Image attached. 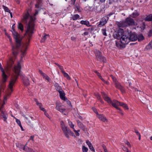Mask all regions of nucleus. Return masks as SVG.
Instances as JSON below:
<instances>
[{
    "label": "nucleus",
    "instance_id": "5fc2aeb1",
    "mask_svg": "<svg viewBox=\"0 0 152 152\" xmlns=\"http://www.w3.org/2000/svg\"><path fill=\"white\" fill-rule=\"evenodd\" d=\"M67 104L69 105H71V102L69 101H67Z\"/></svg>",
    "mask_w": 152,
    "mask_h": 152
},
{
    "label": "nucleus",
    "instance_id": "2eb2a0df",
    "mask_svg": "<svg viewBox=\"0 0 152 152\" xmlns=\"http://www.w3.org/2000/svg\"><path fill=\"white\" fill-rule=\"evenodd\" d=\"M97 117L99 118V119L104 122H107V120L106 118L103 116V115H100L97 114Z\"/></svg>",
    "mask_w": 152,
    "mask_h": 152
},
{
    "label": "nucleus",
    "instance_id": "f3484780",
    "mask_svg": "<svg viewBox=\"0 0 152 152\" xmlns=\"http://www.w3.org/2000/svg\"><path fill=\"white\" fill-rule=\"evenodd\" d=\"M77 124L78 126L82 130L84 131H85L86 130V127L84 126L83 124L82 123L79 121H77Z\"/></svg>",
    "mask_w": 152,
    "mask_h": 152
},
{
    "label": "nucleus",
    "instance_id": "603ef678",
    "mask_svg": "<svg viewBox=\"0 0 152 152\" xmlns=\"http://www.w3.org/2000/svg\"><path fill=\"white\" fill-rule=\"evenodd\" d=\"M123 150L125 151H126V152L127 151H128V149H127V148H126V147H123Z\"/></svg>",
    "mask_w": 152,
    "mask_h": 152
},
{
    "label": "nucleus",
    "instance_id": "3c124183",
    "mask_svg": "<svg viewBox=\"0 0 152 152\" xmlns=\"http://www.w3.org/2000/svg\"><path fill=\"white\" fill-rule=\"evenodd\" d=\"M15 28V24H14L12 26V32H13V31H15L14 29Z\"/></svg>",
    "mask_w": 152,
    "mask_h": 152
},
{
    "label": "nucleus",
    "instance_id": "7ed1b4c3",
    "mask_svg": "<svg viewBox=\"0 0 152 152\" xmlns=\"http://www.w3.org/2000/svg\"><path fill=\"white\" fill-rule=\"evenodd\" d=\"M15 42L16 47L14 46L12 48L13 55L14 56H15L17 55V53L16 51L17 50V49L21 45V58H22L23 56L26 54V50L30 42V40L29 39H26V42L22 44L21 43V39H15Z\"/></svg>",
    "mask_w": 152,
    "mask_h": 152
},
{
    "label": "nucleus",
    "instance_id": "69168bd1",
    "mask_svg": "<svg viewBox=\"0 0 152 152\" xmlns=\"http://www.w3.org/2000/svg\"><path fill=\"white\" fill-rule=\"evenodd\" d=\"M137 43H130V45H132V44H136Z\"/></svg>",
    "mask_w": 152,
    "mask_h": 152
},
{
    "label": "nucleus",
    "instance_id": "864d4df0",
    "mask_svg": "<svg viewBox=\"0 0 152 152\" xmlns=\"http://www.w3.org/2000/svg\"><path fill=\"white\" fill-rule=\"evenodd\" d=\"M76 0H72L71 1L72 2V4H74Z\"/></svg>",
    "mask_w": 152,
    "mask_h": 152
},
{
    "label": "nucleus",
    "instance_id": "c85d7f7f",
    "mask_svg": "<svg viewBox=\"0 0 152 152\" xmlns=\"http://www.w3.org/2000/svg\"><path fill=\"white\" fill-rule=\"evenodd\" d=\"M18 29H20L21 31H23V25L21 23H18Z\"/></svg>",
    "mask_w": 152,
    "mask_h": 152
},
{
    "label": "nucleus",
    "instance_id": "5701e85b",
    "mask_svg": "<svg viewBox=\"0 0 152 152\" xmlns=\"http://www.w3.org/2000/svg\"><path fill=\"white\" fill-rule=\"evenodd\" d=\"M80 23L82 24L86 25L88 27L91 26V25L89 24V22L87 20H81L80 21Z\"/></svg>",
    "mask_w": 152,
    "mask_h": 152
},
{
    "label": "nucleus",
    "instance_id": "f257e3e1",
    "mask_svg": "<svg viewBox=\"0 0 152 152\" xmlns=\"http://www.w3.org/2000/svg\"><path fill=\"white\" fill-rule=\"evenodd\" d=\"M35 19L34 17L30 16L28 12L24 15L22 21L23 23L26 24V29L25 34L26 37H31L34 34L35 31L34 22Z\"/></svg>",
    "mask_w": 152,
    "mask_h": 152
},
{
    "label": "nucleus",
    "instance_id": "c756f323",
    "mask_svg": "<svg viewBox=\"0 0 152 152\" xmlns=\"http://www.w3.org/2000/svg\"><path fill=\"white\" fill-rule=\"evenodd\" d=\"M64 76L68 80H69L70 79V77H69V75L68 74L65 72V71H63L62 73Z\"/></svg>",
    "mask_w": 152,
    "mask_h": 152
},
{
    "label": "nucleus",
    "instance_id": "e433bc0d",
    "mask_svg": "<svg viewBox=\"0 0 152 152\" xmlns=\"http://www.w3.org/2000/svg\"><path fill=\"white\" fill-rule=\"evenodd\" d=\"M135 132L136 133L137 135L139 137V140H140L141 135L139 133L138 131L137 130H135Z\"/></svg>",
    "mask_w": 152,
    "mask_h": 152
},
{
    "label": "nucleus",
    "instance_id": "c03bdc74",
    "mask_svg": "<svg viewBox=\"0 0 152 152\" xmlns=\"http://www.w3.org/2000/svg\"><path fill=\"white\" fill-rule=\"evenodd\" d=\"M42 37L44 38H45L47 37H50L48 34H45Z\"/></svg>",
    "mask_w": 152,
    "mask_h": 152
},
{
    "label": "nucleus",
    "instance_id": "0eeeda50",
    "mask_svg": "<svg viewBox=\"0 0 152 152\" xmlns=\"http://www.w3.org/2000/svg\"><path fill=\"white\" fill-rule=\"evenodd\" d=\"M129 39H117L116 41V46L118 48L122 49L125 47L126 45L128 44Z\"/></svg>",
    "mask_w": 152,
    "mask_h": 152
},
{
    "label": "nucleus",
    "instance_id": "052dcab7",
    "mask_svg": "<svg viewBox=\"0 0 152 152\" xmlns=\"http://www.w3.org/2000/svg\"><path fill=\"white\" fill-rule=\"evenodd\" d=\"M20 126V127L22 130V131H23L24 130H23V127H22V125H21V126Z\"/></svg>",
    "mask_w": 152,
    "mask_h": 152
},
{
    "label": "nucleus",
    "instance_id": "ddd939ff",
    "mask_svg": "<svg viewBox=\"0 0 152 152\" xmlns=\"http://www.w3.org/2000/svg\"><path fill=\"white\" fill-rule=\"evenodd\" d=\"M0 113L4 119V120L5 121H6L8 116L7 113L2 108L0 109Z\"/></svg>",
    "mask_w": 152,
    "mask_h": 152
},
{
    "label": "nucleus",
    "instance_id": "4d7b16f0",
    "mask_svg": "<svg viewBox=\"0 0 152 152\" xmlns=\"http://www.w3.org/2000/svg\"><path fill=\"white\" fill-rule=\"evenodd\" d=\"M88 34V32H86L84 33V34L85 35H87Z\"/></svg>",
    "mask_w": 152,
    "mask_h": 152
},
{
    "label": "nucleus",
    "instance_id": "2f4dec72",
    "mask_svg": "<svg viewBox=\"0 0 152 152\" xmlns=\"http://www.w3.org/2000/svg\"><path fill=\"white\" fill-rule=\"evenodd\" d=\"M74 132H75V135L77 136H79L80 134L79 133V132L80 131V130H76L75 129H74L72 130Z\"/></svg>",
    "mask_w": 152,
    "mask_h": 152
},
{
    "label": "nucleus",
    "instance_id": "49530a36",
    "mask_svg": "<svg viewBox=\"0 0 152 152\" xmlns=\"http://www.w3.org/2000/svg\"><path fill=\"white\" fill-rule=\"evenodd\" d=\"M27 145V143H26V145L25 146H24L23 145H20V147H19L20 148V150H23V147L22 146V145L23 146V148L25 147V146H26V145Z\"/></svg>",
    "mask_w": 152,
    "mask_h": 152
},
{
    "label": "nucleus",
    "instance_id": "39448f33",
    "mask_svg": "<svg viewBox=\"0 0 152 152\" xmlns=\"http://www.w3.org/2000/svg\"><path fill=\"white\" fill-rule=\"evenodd\" d=\"M117 37L118 38H143L144 37L142 34L137 35L135 32H131L129 31L127 32H124V30L120 28L119 30Z\"/></svg>",
    "mask_w": 152,
    "mask_h": 152
},
{
    "label": "nucleus",
    "instance_id": "a878e982",
    "mask_svg": "<svg viewBox=\"0 0 152 152\" xmlns=\"http://www.w3.org/2000/svg\"><path fill=\"white\" fill-rule=\"evenodd\" d=\"M23 83L24 84L27 86L29 84V83L28 81V79L26 77H25L23 80Z\"/></svg>",
    "mask_w": 152,
    "mask_h": 152
},
{
    "label": "nucleus",
    "instance_id": "f03ea898",
    "mask_svg": "<svg viewBox=\"0 0 152 152\" xmlns=\"http://www.w3.org/2000/svg\"><path fill=\"white\" fill-rule=\"evenodd\" d=\"M20 68V63L19 62H18L17 65L15 66L14 68L13 71L14 72L15 75H13L12 79L10 82L7 93V96L4 98V101L7 100V96L10 95L13 91V86L19 74Z\"/></svg>",
    "mask_w": 152,
    "mask_h": 152
},
{
    "label": "nucleus",
    "instance_id": "6e6d98bb",
    "mask_svg": "<svg viewBox=\"0 0 152 152\" xmlns=\"http://www.w3.org/2000/svg\"><path fill=\"white\" fill-rule=\"evenodd\" d=\"M144 39H138V41L139 42H140L141 41H142Z\"/></svg>",
    "mask_w": 152,
    "mask_h": 152
},
{
    "label": "nucleus",
    "instance_id": "774afa93",
    "mask_svg": "<svg viewBox=\"0 0 152 152\" xmlns=\"http://www.w3.org/2000/svg\"><path fill=\"white\" fill-rule=\"evenodd\" d=\"M37 13H38V12H36L35 13V14L34 15H37Z\"/></svg>",
    "mask_w": 152,
    "mask_h": 152
},
{
    "label": "nucleus",
    "instance_id": "37998d69",
    "mask_svg": "<svg viewBox=\"0 0 152 152\" xmlns=\"http://www.w3.org/2000/svg\"><path fill=\"white\" fill-rule=\"evenodd\" d=\"M125 143L129 147H131V145H130L129 143V142L128 141L126 140L125 142Z\"/></svg>",
    "mask_w": 152,
    "mask_h": 152
},
{
    "label": "nucleus",
    "instance_id": "09e8293b",
    "mask_svg": "<svg viewBox=\"0 0 152 152\" xmlns=\"http://www.w3.org/2000/svg\"><path fill=\"white\" fill-rule=\"evenodd\" d=\"M92 109H93V110L94 111L95 113L97 114H97H98L97 111L96 110V109L95 108H94V107L92 108Z\"/></svg>",
    "mask_w": 152,
    "mask_h": 152
},
{
    "label": "nucleus",
    "instance_id": "f8f14e48",
    "mask_svg": "<svg viewBox=\"0 0 152 152\" xmlns=\"http://www.w3.org/2000/svg\"><path fill=\"white\" fill-rule=\"evenodd\" d=\"M63 105L60 104H56V109L57 110L64 113V115L66 114L64 113L65 111V109L63 107Z\"/></svg>",
    "mask_w": 152,
    "mask_h": 152
},
{
    "label": "nucleus",
    "instance_id": "c9c22d12",
    "mask_svg": "<svg viewBox=\"0 0 152 152\" xmlns=\"http://www.w3.org/2000/svg\"><path fill=\"white\" fill-rule=\"evenodd\" d=\"M14 118L15 119L16 122L18 124V125L20 126L21 125V122L17 118H16L15 117H14Z\"/></svg>",
    "mask_w": 152,
    "mask_h": 152
},
{
    "label": "nucleus",
    "instance_id": "aec40b11",
    "mask_svg": "<svg viewBox=\"0 0 152 152\" xmlns=\"http://www.w3.org/2000/svg\"><path fill=\"white\" fill-rule=\"evenodd\" d=\"M22 146L23 147V149L24 151H27L28 152H35L34 151L33 149L29 148L27 146H25V147L23 148V145Z\"/></svg>",
    "mask_w": 152,
    "mask_h": 152
},
{
    "label": "nucleus",
    "instance_id": "ea45409f",
    "mask_svg": "<svg viewBox=\"0 0 152 152\" xmlns=\"http://www.w3.org/2000/svg\"><path fill=\"white\" fill-rule=\"evenodd\" d=\"M44 111V114L49 119H50V118L49 116V114L47 113L45 109V111Z\"/></svg>",
    "mask_w": 152,
    "mask_h": 152
},
{
    "label": "nucleus",
    "instance_id": "680f3d73",
    "mask_svg": "<svg viewBox=\"0 0 152 152\" xmlns=\"http://www.w3.org/2000/svg\"><path fill=\"white\" fill-rule=\"evenodd\" d=\"M30 139L32 140H33V137L32 136H31Z\"/></svg>",
    "mask_w": 152,
    "mask_h": 152
},
{
    "label": "nucleus",
    "instance_id": "473e14b6",
    "mask_svg": "<svg viewBox=\"0 0 152 152\" xmlns=\"http://www.w3.org/2000/svg\"><path fill=\"white\" fill-rule=\"evenodd\" d=\"M2 7L5 12L10 13V10H9V8L7 7H6L4 5H3Z\"/></svg>",
    "mask_w": 152,
    "mask_h": 152
},
{
    "label": "nucleus",
    "instance_id": "a19ab883",
    "mask_svg": "<svg viewBox=\"0 0 152 152\" xmlns=\"http://www.w3.org/2000/svg\"><path fill=\"white\" fill-rule=\"evenodd\" d=\"M102 33L104 35L106 36V29H102Z\"/></svg>",
    "mask_w": 152,
    "mask_h": 152
},
{
    "label": "nucleus",
    "instance_id": "9b49d317",
    "mask_svg": "<svg viewBox=\"0 0 152 152\" xmlns=\"http://www.w3.org/2000/svg\"><path fill=\"white\" fill-rule=\"evenodd\" d=\"M108 17H104L103 18L98 25V27H100L105 25L108 21Z\"/></svg>",
    "mask_w": 152,
    "mask_h": 152
},
{
    "label": "nucleus",
    "instance_id": "423d86ee",
    "mask_svg": "<svg viewBox=\"0 0 152 152\" xmlns=\"http://www.w3.org/2000/svg\"><path fill=\"white\" fill-rule=\"evenodd\" d=\"M117 25L119 27H124L130 25H135L133 19L130 18H127L124 21L118 22Z\"/></svg>",
    "mask_w": 152,
    "mask_h": 152
},
{
    "label": "nucleus",
    "instance_id": "338daca9",
    "mask_svg": "<svg viewBox=\"0 0 152 152\" xmlns=\"http://www.w3.org/2000/svg\"><path fill=\"white\" fill-rule=\"evenodd\" d=\"M150 139L151 140H152V136L151 137H150Z\"/></svg>",
    "mask_w": 152,
    "mask_h": 152
},
{
    "label": "nucleus",
    "instance_id": "4be33fe9",
    "mask_svg": "<svg viewBox=\"0 0 152 152\" xmlns=\"http://www.w3.org/2000/svg\"><path fill=\"white\" fill-rule=\"evenodd\" d=\"M12 35L14 38H20V35L17 32L15 31H13L12 32Z\"/></svg>",
    "mask_w": 152,
    "mask_h": 152
},
{
    "label": "nucleus",
    "instance_id": "bb28decb",
    "mask_svg": "<svg viewBox=\"0 0 152 152\" xmlns=\"http://www.w3.org/2000/svg\"><path fill=\"white\" fill-rule=\"evenodd\" d=\"M80 17V16L77 14L74 15L71 17V19L73 20H76Z\"/></svg>",
    "mask_w": 152,
    "mask_h": 152
},
{
    "label": "nucleus",
    "instance_id": "72a5a7b5",
    "mask_svg": "<svg viewBox=\"0 0 152 152\" xmlns=\"http://www.w3.org/2000/svg\"><path fill=\"white\" fill-rule=\"evenodd\" d=\"M83 152H87L88 149L85 145H83L82 147Z\"/></svg>",
    "mask_w": 152,
    "mask_h": 152
},
{
    "label": "nucleus",
    "instance_id": "7c9ffc66",
    "mask_svg": "<svg viewBox=\"0 0 152 152\" xmlns=\"http://www.w3.org/2000/svg\"><path fill=\"white\" fill-rule=\"evenodd\" d=\"M82 9L78 5H76L75 8V11L80 12L81 11Z\"/></svg>",
    "mask_w": 152,
    "mask_h": 152
},
{
    "label": "nucleus",
    "instance_id": "13d9d810",
    "mask_svg": "<svg viewBox=\"0 0 152 152\" xmlns=\"http://www.w3.org/2000/svg\"><path fill=\"white\" fill-rule=\"evenodd\" d=\"M35 7L36 8H39V4H36L35 5Z\"/></svg>",
    "mask_w": 152,
    "mask_h": 152
},
{
    "label": "nucleus",
    "instance_id": "8fccbe9b",
    "mask_svg": "<svg viewBox=\"0 0 152 152\" xmlns=\"http://www.w3.org/2000/svg\"><path fill=\"white\" fill-rule=\"evenodd\" d=\"M15 28V24H14L12 26V32H13V31H15L14 29Z\"/></svg>",
    "mask_w": 152,
    "mask_h": 152
},
{
    "label": "nucleus",
    "instance_id": "4c0bfd02",
    "mask_svg": "<svg viewBox=\"0 0 152 152\" xmlns=\"http://www.w3.org/2000/svg\"><path fill=\"white\" fill-rule=\"evenodd\" d=\"M128 39L129 41H128V43L130 42V41H133L134 42L135 41L137 40V39Z\"/></svg>",
    "mask_w": 152,
    "mask_h": 152
},
{
    "label": "nucleus",
    "instance_id": "e2e57ef3",
    "mask_svg": "<svg viewBox=\"0 0 152 152\" xmlns=\"http://www.w3.org/2000/svg\"><path fill=\"white\" fill-rule=\"evenodd\" d=\"M10 14V16L11 17V18H12V13L10 12V13H9Z\"/></svg>",
    "mask_w": 152,
    "mask_h": 152
},
{
    "label": "nucleus",
    "instance_id": "bf43d9fd",
    "mask_svg": "<svg viewBox=\"0 0 152 152\" xmlns=\"http://www.w3.org/2000/svg\"><path fill=\"white\" fill-rule=\"evenodd\" d=\"M104 152H107V151L105 148H104Z\"/></svg>",
    "mask_w": 152,
    "mask_h": 152
},
{
    "label": "nucleus",
    "instance_id": "a18cd8bd",
    "mask_svg": "<svg viewBox=\"0 0 152 152\" xmlns=\"http://www.w3.org/2000/svg\"><path fill=\"white\" fill-rule=\"evenodd\" d=\"M58 66L59 69L61 70L62 73L63 72V71H64L63 68L61 66L59 65H58Z\"/></svg>",
    "mask_w": 152,
    "mask_h": 152
},
{
    "label": "nucleus",
    "instance_id": "f704fd0d",
    "mask_svg": "<svg viewBox=\"0 0 152 152\" xmlns=\"http://www.w3.org/2000/svg\"><path fill=\"white\" fill-rule=\"evenodd\" d=\"M95 72L97 74V75L99 77V78H100V79L103 81L104 82V83H106V84H107V82L105 80H104L102 77L100 76V75H99V73L97 71H95Z\"/></svg>",
    "mask_w": 152,
    "mask_h": 152
},
{
    "label": "nucleus",
    "instance_id": "1a4fd4ad",
    "mask_svg": "<svg viewBox=\"0 0 152 152\" xmlns=\"http://www.w3.org/2000/svg\"><path fill=\"white\" fill-rule=\"evenodd\" d=\"M95 54L96 58L98 60L104 62H106V59L102 56V53L100 51L96 50L95 52Z\"/></svg>",
    "mask_w": 152,
    "mask_h": 152
},
{
    "label": "nucleus",
    "instance_id": "cd10ccee",
    "mask_svg": "<svg viewBox=\"0 0 152 152\" xmlns=\"http://www.w3.org/2000/svg\"><path fill=\"white\" fill-rule=\"evenodd\" d=\"M54 86L56 87V90L58 91L59 90L62 89L61 87L59 86L58 84L57 83H56L54 84Z\"/></svg>",
    "mask_w": 152,
    "mask_h": 152
},
{
    "label": "nucleus",
    "instance_id": "dca6fc26",
    "mask_svg": "<svg viewBox=\"0 0 152 152\" xmlns=\"http://www.w3.org/2000/svg\"><path fill=\"white\" fill-rule=\"evenodd\" d=\"M152 49V40L146 45L144 49L145 51H147Z\"/></svg>",
    "mask_w": 152,
    "mask_h": 152
},
{
    "label": "nucleus",
    "instance_id": "9d476101",
    "mask_svg": "<svg viewBox=\"0 0 152 152\" xmlns=\"http://www.w3.org/2000/svg\"><path fill=\"white\" fill-rule=\"evenodd\" d=\"M110 77H111L113 80V82L115 83L116 87L117 88L119 89L121 91H123V87L120 84V83L118 82L116 79L112 75H111Z\"/></svg>",
    "mask_w": 152,
    "mask_h": 152
},
{
    "label": "nucleus",
    "instance_id": "58836bf2",
    "mask_svg": "<svg viewBox=\"0 0 152 152\" xmlns=\"http://www.w3.org/2000/svg\"><path fill=\"white\" fill-rule=\"evenodd\" d=\"M138 13L137 12H135L132 14V17H135L138 16Z\"/></svg>",
    "mask_w": 152,
    "mask_h": 152
},
{
    "label": "nucleus",
    "instance_id": "b1692460",
    "mask_svg": "<svg viewBox=\"0 0 152 152\" xmlns=\"http://www.w3.org/2000/svg\"><path fill=\"white\" fill-rule=\"evenodd\" d=\"M68 124L69 125L70 127V128L72 129V130L74 129L75 128V125H74L72 122V121H68Z\"/></svg>",
    "mask_w": 152,
    "mask_h": 152
},
{
    "label": "nucleus",
    "instance_id": "412c9836",
    "mask_svg": "<svg viewBox=\"0 0 152 152\" xmlns=\"http://www.w3.org/2000/svg\"><path fill=\"white\" fill-rule=\"evenodd\" d=\"M34 101L36 102V103L37 105L39 107L40 109L41 110H42L43 111H45V109H44V108L41 107L42 106V104L38 102L36 99H35Z\"/></svg>",
    "mask_w": 152,
    "mask_h": 152
},
{
    "label": "nucleus",
    "instance_id": "0e129e2a",
    "mask_svg": "<svg viewBox=\"0 0 152 152\" xmlns=\"http://www.w3.org/2000/svg\"><path fill=\"white\" fill-rule=\"evenodd\" d=\"M100 0V1L102 2H104L105 1V0Z\"/></svg>",
    "mask_w": 152,
    "mask_h": 152
},
{
    "label": "nucleus",
    "instance_id": "79ce46f5",
    "mask_svg": "<svg viewBox=\"0 0 152 152\" xmlns=\"http://www.w3.org/2000/svg\"><path fill=\"white\" fill-rule=\"evenodd\" d=\"M148 36L149 37H152V30H151L149 32Z\"/></svg>",
    "mask_w": 152,
    "mask_h": 152
},
{
    "label": "nucleus",
    "instance_id": "a211bd4d",
    "mask_svg": "<svg viewBox=\"0 0 152 152\" xmlns=\"http://www.w3.org/2000/svg\"><path fill=\"white\" fill-rule=\"evenodd\" d=\"M86 142L90 150L93 151H95L94 149V148L91 143L88 140H87Z\"/></svg>",
    "mask_w": 152,
    "mask_h": 152
},
{
    "label": "nucleus",
    "instance_id": "4468645a",
    "mask_svg": "<svg viewBox=\"0 0 152 152\" xmlns=\"http://www.w3.org/2000/svg\"><path fill=\"white\" fill-rule=\"evenodd\" d=\"M58 91L60 97L61 99L64 100H66V99L65 97V94L62 89Z\"/></svg>",
    "mask_w": 152,
    "mask_h": 152
},
{
    "label": "nucleus",
    "instance_id": "6e6552de",
    "mask_svg": "<svg viewBox=\"0 0 152 152\" xmlns=\"http://www.w3.org/2000/svg\"><path fill=\"white\" fill-rule=\"evenodd\" d=\"M61 128L67 138H69V135L75 137L74 133L68 127L65 126L64 122L62 121L61 122Z\"/></svg>",
    "mask_w": 152,
    "mask_h": 152
},
{
    "label": "nucleus",
    "instance_id": "6ab92c4d",
    "mask_svg": "<svg viewBox=\"0 0 152 152\" xmlns=\"http://www.w3.org/2000/svg\"><path fill=\"white\" fill-rule=\"evenodd\" d=\"M39 72L41 74L44 78H45V79L47 80L48 81H50V78L48 76H47V75H46L44 73H43L41 71H40Z\"/></svg>",
    "mask_w": 152,
    "mask_h": 152
},
{
    "label": "nucleus",
    "instance_id": "20e7f679",
    "mask_svg": "<svg viewBox=\"0 0 152 152\" xmlns=\"http://www.w3.org/2000/svg\"><path fill=\"white\" fill-rule=\"evenodd\" d=\"M103 96L105 100L107 101L109 104H111L113 107L121 111H122L121 109L118 107V106H122L125 110H128L129 109L128 106L127 104L125 103L120 102L115 100H114L112 101L110 98L105 94H104L103 95Z\"/></svg>",
    "mask_w": 152,
    "mask_h": 152
},
{
    "label": "nucleus",
    "instance_id": "de8ad7c7",
    "mask_svg": "<svg viewBox=\"0 0 152 152\" xmlns=\"http://www.w3.org/2000/svg\"><path fill=\"white\" fill-rule=\"evenodd\" d=\"M96 97H97V99H100V96L99 94H96Z\"/></svg>",
    "mask_w": 152,
    "mask_h": 152
},
{
    "label": "nucleus",
    "instance_id": "393cba45",
    "mask_svg": "<svg viewBox=\"0 0 152 152\" xmlns=\"http://www.w3.org/2000/svg\"><path fill=\"white\" fill-rule=\"evenodd\" d=\"M141 24H142V25H138L137 26V27H139L140 28H141V31H142L145 28V26L144 23H143V22H141Z\"/></svg>",
    "mask_w": 152,
    "mask_h": 152
}]
</instances>
